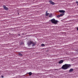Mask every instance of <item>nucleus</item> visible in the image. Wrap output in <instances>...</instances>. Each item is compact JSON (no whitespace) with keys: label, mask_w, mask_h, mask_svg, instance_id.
I'll return each mask as SVG.
<instances>
[{"label":"nucleus","mask_w":78,"mask_h":78,"mask_svg":"<svg viewBox=\"0 0 78 78\" xmlns=\"http://www.w3.org/2000/svg\"><path fill=\"white\" fill-rule=\"evenodd\" d=\"M70 67H71V65L69 64H65L64 65H63L62 67V69H63V70H66L69 68Z\"/></svg>","instance_id":"obj_1"},{"label":"nucleus","mask_w":78,"mask_h":78,"mask_svg":"<svg viewBox=\"0 0 78 78\" xmlns=\"http://www.w3.org/2000/svg\"><path fill=\"white\" fill-rule=\"evenodd\" d=\"M27 44L29 47H30L31 44L32 47H34V46L36 45V43L33 41H30L28 42Z\"/></svg>","instance_id":"obj_2"},{"label":"nucleus","mask_w":78,"mask_h":78,"mask_svg":"<svg viewBox=\"0 0 78 78\" xmlns=\"http://www.w3.org/2000/svg\"><path fill=\"white\" fill-rule=\"evenodd\" d=\"M51 21L52 23H54L55 24V25L58 24V20H56L55 19H53L51 20Z\"/></svg>","instance_id":"obj_3"},{"label":"nucleus","mask_w":78,"mask_h":78,"mask_svg":"<svg viewBox=\"0 0 78 78\" xmlns=\"http://www.w3.org/2000/svg\"><path fill=\"white\" fill-rule=\"evenodd\" d=\"M49 2L51 5H55V2H53L52 1H49Z\"/></svg>","instance_id":"obj_4"},{"label":"nucleus","mask_w":78,"mask_h":78,"mask_svg":"<svg viewBox=\"0 0 78 78\" xmlns=\"http://www.w3.org/2000/svg\"><path fill=\"white\" fill-rule=\"evenodd\" d=\"M3 8L5 10H7V11L8 10V8H7V7H6V6H5V5H3Z\"/></svg>","instance_id":"obj_5"},{"label":"nucleus","mask_w":78,"mask_h":78,"mask_svg":"<svg viewBox=\"0 0 78 78\" xmlns=\"http://www.w3.org/2000/svg\"><path fill=\"white\" fill-rule=\"evenodd\" d=\"M59 12H61V13H65V11L64 10H60L59 11Z\"/></svg>","instance_id":"obj_6"},{"label":"nucleus","mask_w":78,"mask_h":78,"mask_svg":"<svg viewBox=\"0 0 78 78\" xmlns=\"http://www.w3.org/2000/svg\"><path fill=\"white\" fill-rule=\"evenodd\" d=\"M63 60H62L61 61H60L58 63V64H62V63H63Z\"/></svg>","instance_id":"obj_7"},{"label":"nucleus","mask_w":78,"mask_h":78,"mask_svg":"<svg viewBox=\"0 0 78 78\" xmlns=\"http://www.w3.org/2000/svg\"><path fill=\"white\" fill-rule=\"evenodd\" d=\"M28 73L30 76H31L32 75V73L31 72H30Z\"/></svg>","instance_id":"obj_8"},{"label":"nucleus","mask_w":78,"mask_h":78,"mask_svg":"<svg viewBox=\"0 0 78 78\" xmlns=\"http://www.w3.org/2000/svg\"><path fill=\"white\" fill-rule=\"evenodd\" d=\"M73 69H71L70 70H69V72H72V71H73Z\"/></svg>","instance_id":"obj_9"},{"label":"nucleus","mask_w":78,"mask_h":78,"mask_svg":"<svg viewBox=\"0 0 78 78\" xmlns=\"http://www.w3.org/2000/svg\"><path fill=\"white\" fill-rule=\"evenodd\" d=\"M64 14H65L64 13H62V14H60V16H64Z\"/></svg>","instance_id":"obj_10"},{"label":"nucleus","mask_w":78,"mask_h":78,"mask_svg":"<svg viewBox=\"0 0 78 78\" xmlns=\"http://www.w3.org/2000/svg\"><path fill=\"white\" fill-rule=\"evenodd\" d=\"M41 45L42 47H44V46H45V44H41Z\"/></svg>","instance_id":"obj_11"},{"label":"nucleus","mask_w":78,"mask_h":78,"mask_svg":"<svg viewBox=\"0 0 78 78\" xmlns=\"http://www.w3.org/2000/svg\"><path fill=\"white\" fill-rule=\"evenodd\" d=\"M49 15V13H47L46 14V16H48V15Z\"/></svg>","instance_id":"obj_12"},{"label":"nucleus","mask_w":78,"mask_h":78,"mask_svg":"<svg viewBox=\"0 0 78 78\" xmlns=\"http://www.w3.org/2000/svg\"><path fill=\"white\" fill-rule=\"evenodd\" d=\"M19 56H22V55L21 53H19Z\"/></svg>","instance_id":"obj_13"},{"label":"nucleus","mask_w":78,"mask_h":78,"mask_svg":"<svg viewBox=\"0 0 78 78\" xmlns=\"http://www.w3.org/2000/svg\"><path fill=\"white\" fill-rule=\"evenodd\" d=\"M60 16H60V15H58L57 16V17L59 18V17H60Z\"/></svg>","instance_id":"obj_14"},{"label":"nucleus","mask_w":78,"mask_h":78,"mask_svg":"<svg viewBox=\"0 0 78 78\" xmlns=\"http://www.w3.org/2000/svg\"><path fill=\"white\" fill-rule=\"evenodd\" d=\"M51 16H52V15L50 14L49 16V17H51Z\"/></svg>","instance_id":"obj_15"},{"label":"nucleus","mask_w":78,"mask_h":78,"mask_svg":"<svg viewBox=\"0 0 78 78\" xmlns=\"http://www.w3.org/2000/svg\"><path fill=\"white\" fill-rule=\"evenodd\" d=\"M46 13H48V11H47L46 12Z\"/></svg>","instance_id":"obj_16"},{"label":"nucleus","mask_w":78,"mask_h":78,"mask_svg":"<svg viewBox=\"0 0 78 78\" xmlns=\"http://www.w3.org/2000/svg\"><path fill=\"white\" fill-rule=\"evenodd\" d=\"M4 77V76H2V78H3Z\"/></svg>","instance_id":"obj_17"},{"label":"nucleus","mask_w":78,"mask_h":78,"mask_svg":"<svg viewBox=\"0 0 78 78\" xmlns=\"http://www.w3.org/2000/svg\"><path fill=\"white\" fill-rule=\"evenodd\" d=\"M76 3H77V4H78V2H76Z\"/></svg>","instance_id":"obj_18"},{"label":"nucleus","mask_w":78,"mask_h":78,"mask_svg":"<svg viewBox=\"0 0 78 78\" xmlns=\"http://www.w3.org/2000/svg\"><path fill=\"white\" fill-rule=\"evenodd\" d=\"M77 31H78V27L77 28Z\"/></svg>","instance_id":"obj_19"},{"label":"nucleus","mask_w":78,"mask_h":78,"mask_svg":"<svg viewBox=\"0 0 78 78\" xmlns=\"http://www.w3.org/2000/svg\"><path fill=\"white\" fill-rule=\"evenodd\" d=\"M55 70H58V69H55Z\"/></svg>","instance_id":"obj_20"},{"label":"nucleus","mask_w":78,"mask_h":78,"mask_svg":"<svg viewBox=\"0 0 78 78\" xmlns=\"http://www.w3.org/2000/svg\"><path fill=\"white\" fill-rule=\"evenodd\" d=\"M19 35H20V34H19Z\"/></svg>","instance_id":"obj_21"},{"label":"nucleus","mask_w":78,"mask_h":78,"mask_svg":"<svg viewBox=\"0 0 78 78\" xmlns=\"http://www.w3.org/2000/svg\"><path fill=\"white\" fill-rule=\"evenodd\" d=\"M77 5H78V4H77Z\"/></svg>","instance_id":"obj_22"}]
</instances>
